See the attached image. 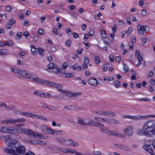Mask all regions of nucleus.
I'll return each mask as SVG.
<instances>
[{
    "label": "nucleus",
    "instance_id": "nucleus-1",
    "mask_svg": "<svg viewBox=\"0 0 155 155\" xmlns=\"http://www.w3.org/2000/svg\"><path fill=\"white\" fill-rule=\"evenodd\" d=\"M137 134L140 135H144L149 137L155 136V120L146 121L143 125V129H138Z\"/></svg>",
    "mask_w": 155,
    "mask_h": 155
},
{
    "label": "nucleus",
    "instance_id": "nucleus-2",
    "mask_svg": "<svg viewBox=\"0 0 155 155\" xmlns=\"http://www.w3.org/2000/svg\"><path fill=\"white\" fill-rule=\"evenodd\" d=\"M78 122L81 125L83 126H90L98 127H103L104 125L100 123L96 122V121L91 120L89 118H87L84 120L82 119L79 118L78 120Z\"/></svg>",
    "mask_w": 155,
    "mask_h": 155
},
{
    "label": "nucleus",
    "instance_id": "nucleus-3",
    "mask_svg": "<svg viewBox=\"0 0 155 155\" xmlns=\"http://www.w3.org/2000/svg\"><path fill=\"white\" fill-rule=\"evenodd\" d=\"M21 76L28 79H32L35 82L39 84H42L44 80L38 79V77L36 75L30 73L27 71L23 70L22 71Z\"/></svg>",
    "mask_w": 155,
    "mask_h": 155
},
{
    "label": "nucleus",
    "instance_id": "nucleus-4",
    "mask_svg": "<svg viewBox=\"0 0 155 155\" xmlns=\"http://www.w3.org/2000/svg\"><path fill=\"white\" fill-rule=\"evenodd\" d=\"M20 145V143L15 140H13L9 143V146L10 148H7L5 150V151L7 153L12 154L15 152V150Z\"/></svg>",
    "mask_w": 155,
    "mask_h": 155
},
{
    "label": "nucleus",
    "instance_id": "nucleus-5",
    "mask_svg": "<svg viewBox=\"0 0 155 155\" xmlns=\"http://www.w3.org/2000/svg\"><path fill=\"white\" fill-rule=\"evenodd\" d=\"M44 81H43L42 84L57 88H58V91H61V90L62 88V85L48 81L44 80Z\"/></svg>",
    "mask_w": 155,
    "mask_h": 155
},
{
    "label": "nucleus",
    "instance_id": "nucleus-6",
    "mask_svg": "<svg viewBox=\"0 0 155 155\" xmlns=\"http://www.w3.org/2000/svg\"><path fill=\"white\" fill-rule=\"evenodd\" d=\"M137 28L138 31V33L140 35H143L144 32L146 33L147 32L145 27L144 25L139 24L137 25Z\"/></svg>",
    "mask_w": 155,
    "mask_h": 155
},
{
    "label": "nucleus",
    "instance_id": "nucleus-7",
    "mask_svg": "<svg viewBox=\"0 0 155 155\" xmlns=\"http://www.w3.org/2000/svg\"><path fill=\"white\" fill-rule=\"evenodd\" d=\"M126 132V129L124 130V134H122L116 132L115 130H111L110 131V135L114 136L116 137L124 138L125 137V134Z\"/></svg>",
    "mask_w": 155,
    "mask_h": 155
},
{
    "label": "nucleus",
    "instance_id": "nucleus-8",
    "mask_svg": "<svg viewBox=\"0 0 155 155\" xmlns=\"http://www.w3.org/2000/svg\"><path fill=\"white\" fill-rule=\"evenodd\" d=\"M65 145H71L73 146L77 147L79 146V144L74 142L72 139H66Z\"/></svg>",
    "mask_w": 155,
    "mask_h": 155
},
{
    "label": "nucleus",
    "instance_id": "nucleus-9",
    "mask_svg": "<svg viewBox=\"0 0 155 155\" xmlns=\"http://www.w3.org/2000/svg\"><path fill=\"white\" fill-rule=\"evenodd\" d=\"M14 113L16 114H20L21 115L28 117H33V116H35L33 113L27 112H22L19 111H14Z\"/></svg>",
    "mask_w": 155,
    "mask_h": 155
},
{
    "label": "nucleus",
    "instance_id": "nucleus-10",
    "mask_svg": "<svg viewBox=\"0 0 155 155\" xmlns=\"http://www.w3.org/2000/svg\"><path fill=\"white\" fill-rule=\"evenodd\" d=\"M88 82L91 85L94 86H96L99 84L97 80L95 78H93L90 79L88 80Z\"/></svg>",
    "mask_w": 155,
    "mask_h": 155
},
{
    "label": "nucleus",
    "instance_id": "nucleus-11",
    "mask_svg": "<svg viewBox=\"0 0 155 155\" xmlns=\"http://www.w3.org/2000/svg\"><path fill=\"white\" fill-rule=\"evenodd\" d=\"M136 39L135 37L134 36H132L131 37V41L129 44V47L130 49L133 50V46L134 43L136 42Z\"/></svg>",
    "mask_w": 155,
    "mask_h": 155
},
{
    "label": "nucleus",
    "instance_id": "nucleus-12",
    "mask_svg": "<svg viewBox=\"0 0 155 155\" xmlns=\"http://www.w3.org/2000/svg\"><path fill=\"white\" fill-rule=\"evenodd\" d=\"M143 149L149 153H152L153 151L151 147L149 144H145L143 146Z\"/></svg>",
    "mask_w": 155,
    "mask_h": 155
},
{
    "label": "nucleus",
    "instance_id": "nucleus-13",
    "mask_svg": "<svg viewBox=\"0 0 155 155\" xmlns=\"http://www.w3.org/2000/svg\"><path fill=\"white\" fill-rule=\"evenodd\" d=\"M16 150L19 154H23L25 152V148L24 146H21L20 145L18 147V148Z\"/></svg>",
    "mask_w": 155,
    "mask_h": 155
},
{
    "label": "nucleus",
    "instance_id": "nucleus-14",
    "mask_svg": "<svg viewBox=\"0 0 155 155\" xmlns=\"http://www.w3.org/2000/svg\"><path fill=\"white\" fill-rule=\"evenodd\" d=\"M132 126H130L127 128V135L128 136H132L133 133Z\"/></svg>",
    "mask_w": 155,
    "mask_h": 155
},
{
    "label": "nucleus",
    "instance_id": "nucleus-15",
    "mask_svg": "<svg viewBox=\"0 0 155 155\" xmlns=\"http://www.w3.org/2000/svg\"><path fill=\"white\" fill-rule=\"evenodd\" d=\"M103 115L106 116L114 117L115 115L114 113L110 111H104Z\"/></svg>",
    "mask_w": 155,
    "mask_h": 155
},
{
    "label": "nucleus",
    "instance_id": "nucleus-16",
    "mask_svg": "<svg viewBox=\"0 0 155 155\" xmlns=\"http://www.w3.org/2000/svg\"><path fill=\"white\" fill-rule=\"evenodd\" d=\"M56 140L59 142L65 145L66 139L62 137H57L56 138Z\"/></svg>",
    "mask_w": 155,
    "mask_h": 155
},
{
    "label": "nucleus",
    "instance_id": "nucleus-17",
    "mask_svg": "<svg viewBox=\"0 0 155 155\" xmlns=\"http://www.w3.org/2000/svg\"><path fill=\"white\" fill-rule=\"evenodd\" d=\"M94 119L97 121L96 122L100 123L99 122H100L101 120L106 123H107L108 118H102L99 117H96L94 118Z\"/></svg>",
    "mask_w": 155,
    "mask_h": 155
},
{
    "label": "nucleus",
    "instance_id": "nucleus-18",
    "mask_svg": "<svg viewBox=\"0 0 155 155\" xmlns=\"http://www.w3.org/2000/svg\"><path fill=\"white\" fill-rule=\"evenodd\" d=\"M69 152L72 153H74L76 155H83V154L81 152H77L75 150L69 148H68V153Z\"/></svg>",
    "mask_w": 155,
    "mask_h": 155
},
{
    "label": "nucleus",
    "instance_id": "nucleus-19",
    "mask_svg": "<svg viewBox=\"0 0 155 155\" xmlns=\"http://www.w3.org/2000/svg\"><path fill=\"white\" fill-rule=\"evenodd\" d=\"M22 71L23 70H21L16 68H11V71L12 72H13L16 74H19L21 75V74L22 73Z\"/></svg>",
    "mask_w": 155,
    "mask_h": 155
},
{
    "label": "nucleus",
    "instance_id": "nucleus-20",
    "mask_svg": "<svg viewBox=\"0 0 155 155\" xmlns=\"http://www.w3.org/2000/svg\"><path fill=\"white\" fill-rule=\"evenodd\" d=\"M152 117L155 118V115H150L149 116H137V117H138L137 120H140L141 119H144L147 118L148 117Z\"/></svg>",
    "mask_w": 155,
    "mask_h": 155
},
{
    "label": "nucleus",
    "instance_id": "nucleus-21",
    "mask_svg": "<svg viewBox=\"0 0 155 155\" xmlns=\"http://www.w3.org/2000/svg\"><path fill=\"white\" fill-rule=\"evenodd\" d=\"M8 54V51L6 49L0 50V54L5 56Z\"/></svg>",
    "mask_w": 155,
    "mask_h": 155
},
{
    "label": "nucleus",
    "instance_id": "nucleus-22",
    "mask_svg": "<svg viewBox=\"0 0 155 155\" xmlns=\"http://www.w3.org/2000/svg\"><path fill=\"white\" fill-rule=\"evenodd\" d=\"M34 94L38 97H45V93H41L40 91H35L34 92Z\"/></svg>",
    "mask_w": 155,
    "mask_h": 155
},
{
    "label": "nucleus",
    "instance_id": "nucleus-23",
    "mask_svg": "<svg viewBox=\"0 0 155 155\" xmlns=\"http://www.w3.org/2000/svg\"><path fill=\"white\" fill-rule=\"evenodd\" d=\"M57 67V65L54 63H50L48 66V68L49 69H55Z\"/></svg>",
    "mask_w": 155,
    "mask_h": 155
},
{
    "label": "nucleus",
    "instance_id": "nucleus-24",
    "mask_svg": "<svg viewBox=\"0 0 155 155\" xmlns=\"http://www.w3.org/2000/svg\"><path fill=\"white\" fill-rule=\"evenodd\" d=\"M61 93L62 94H65L68 96H72V93L71 92L65 90L61 91Z\"/></svg>",
    "mask_w": 155,
    "mask_h": 155
},
{
    "label": "nucleus",
    "instance_id": "nucleus-25",
    "mask_svg": "<svg viewBox=\"0 0 155 155\" xmlns=\"http://www.w3.org/2000/svg\"><path fill=\"white\" fill-rule=\"evenodd\" d=\"M46 130L49 132V133L54 134L55 133H56V130H52L49 127H47L46 128Z\"/></svg>",
    "mask_w": 155,
    "mask_h": 155
},
{
    "label": "nucleus",
    "instance_id": "nucleus-26",
    "mask_svg": "<svg viewBox=\"0 0 155 155\" xmlns=\"http://www.w3.org/2000/svg\"><path fill=\"white\" fill-rule=\"evenodd\" d=\"M8 127H2L0 130V131L2 133H8Z\"/></svg>",
    "mask_w": 155,
    "mask_h": 155
},
{
    "label": "nucleus",
    "instance_id": "nucleus-27",
    "mask_svg": "<svg viewBox=\"0 0 155 155\" xmlns=\"http://www.w3.org/2000/svg\"><path fill=\"white\" fill-rule=\"evenodd\" d=\"M35 116H33L32 117H37V118L38 119H40L41 120H46V118L44 117L43 116H42L40 115H35Z\"/></svg>",
    "mask_w": 155,
    "mask_h": 155
},
{
    "label": "nucleus",
    "instance_id": "nucleus-28",
    "mask_svg": "<svg viewBox=\"0 0 155 155\" xmlns=\"http://www.w3.org/2000/svg\"><path fill=\"white\" fill-rule=\"evenodd\" d=\"M139 117H137L136 116H131L129 115H127V119H131L132 120H137V118Z\"/></svg>",
    "mask_w": 155,
    "mask_h": 155
},
{
    "label": "nucleus",
    "instance_id": "nucleus-29",
    "mask_svg": "<svg viewBox=\"0 0 155 155\" xmlns=\"http://www.w3.org/2000/svg\"><path fill=\"white\" fill-rule=\"evenodd\" d=\"M15 129L13 127H8V133H12L15 130Z\"/></svg>",
    "mask_w": 155,
    "mask_h": 155
},
{
    "label": "nucleus",
    "instance_id": "nucleus-30",
    "mask_svg": "<svg viewBox=\"0 0 155 155\" xmlns=\"http://www.w3.org/2000/svg\"><path fill=\"white\" fill-rule=\"evenodd\" d=\"M95 62L96 64H99L100 62V60L99 57L95 55H94Z\"/></svg>",
    "mask_w": 155,
    "mask_h": 155
},
{
    "label": "nucleus",
    "instance_id": "nucleus-31",
    "mask_svg": "<svg viewBox=\"0 0 155 155\" xmlns=\"http://www.w3.org/2000/svg\"><path fill=\"white\" fill-rule=\"evenodd\" d=\"M31 50L32 52V54L34 55L35 53H36L37 49L35 48V46L33 45L31 46Z\"/></svg>",
    "mask_w": 155,
    "mask_h": 155
},
{
    "label": "nucleus",
    "instance_id": "nucleus-32",
    "mask_svg": "<svg viewBox=\"0 0 155 155\" xmlns=\"http://www.w3.org/2000/svg\"><path fill=\"white\" fill-rule=\"evenodd\" d=\"M43 52L44 50L41 48H38L37 49L36 53H38L41 55L43 54Z\"/></svg>",
    "mask_w": 155,
    "mask_h": 155
},
{
    "label": "nucleus",
    "instance_id": "nucleus-33",
    "mask_svg": "<svg viewBox=\"0 0 155 155\" xmlns=\"http://www.w3.org/2000/svg\"><path fill=\"white\" fill-rule=\"evenodd\" d=\"M27 130L28 129H25V128H21L19 129V132L20 133H21L26 134L27 132H28Z\"/></svg>",
    "mask_w": 155,
    "mask_h": 155
},
{
    "label": "nucleus",
    "instance_id": "nucleus-34",
    "mask_svg": "<svg viewBox=\"0 0 155 155\" xmlns=\"http://www.w3.org/2000/svg\"><path fill=\"white\" fill-rule=\"evenodd\" d=\"M104 43L106 45H110V43L111 41L110 40H109L108 38H104Z\"/></svg>",
    "mask_w": 155,
    "mask_h": 155
},
{
    "label": "nucleus",
    "instance_id": "nucleus-35",
    "mask_svg": "<svg viewBox=\"0 0 155 155\" xmlns=\"http://www.w3.org/2000/svg\"><path fill=\"white\" fill-rule=\"evenodd\" d=\"M133 31V28L131 27H129L127 31V34L129 35Z\"/></svg>",
    "mask_w": 155,
    "mask_h": 155
},
{
    "label": "nucleus",
    "instance_id": "nucleus-36",
    "mask_svg": "<svg viewBox=\"0 0 155 155\" xmlns=\"http://www.w3.org/2000/svg\"><path fill=\"white\" fill-rule=\"evenodd\" d=\"M58 151H61L62 152L67 153H68V149L64 148L63 147L59 148Z\"/></svg>",
    "mask_w": 155,
    "mask_h": 155
},
{
    "label": "nucleus",
    "instance_id": "nucleus-37",
    "mask_svg": "<svg viewBox=\"0 0 155 155\" xmlns=\"http://www.w3.org/2000/svg\"><path fill=\"white\" fill-rule=\"evenodd\" d=\"M22 33L21 32H19L17 34V35L15 36V38L17 39H20L22 36Z\"/></svg>",
    "mask_w": 155,
    "mask_h": 155
},
{
    "label": "nucleus",
    "instance_id": "nucleus-38",
    "mask_svg": "<svg viewBox=\"0 0 155 155\" xmlns=\"http://www.w3.org/2000/svg\"><path fill=\"white\" fill-rule=\"evenodd\" d=\"M138 101H144L145 102H148L150 101V100L148 98L145 97L139 98L138 99Z\"/></svg>",
    "mask_w": 155,
    "mask_h": 155
},
{
    "label": "nucleus",
    "instance_id": "nucleus-39",
    "mask_svg": "<svg viewBox=\"0 0 155 155\" xmlns=\"http://www.w3.org/2000/svg\"><path fill=\"white\" fill-rule=\"evenodd\" d=\"M16 123H17L23 122L25 121V120L23 118H20L19 119H15Z\"/></svg>",
    "mask_w": 155,
    "mask_h": 155
},
{
    "label": "nucleus",
    "instance_id": "nucleus-40",
    "mask_svg": "<svg viewBox=\"0 0 155 155\" xmlns=\"http://www.w3.org/2000/svg\"><path fill=\"white\" fill-rule=\"evenodd\" d=\"M14 43L11 40H9V42H6V44H4V45H7L8 46H11L14 44Z\"/></svg>",
    "mask_w": 155,
    "mask_h": 155
},
{
    "label": "nucleus",
    "instance_id": "nucleus-41",
    "mask_svg": "<svg viewBox=\"0 0 155 155\" xmlns=\"http://www.w3.org/2000/svg\"><path fill=\"white\" fill-rule=\"evenodd\" d=\"M54 98L58 101L62 98V96L61 95H56L54 96Z\"/></svg>",
    "mask_w": 155,
    "mask_h": 155
},
{
    "label": "nucleus",
    "instance_id": "nucleus-42",
    "mask_svg": "<svg viewBox=\"0 0 155 155\" xmlns=\"http://www.w3.org/2000/svg\"><path fill=\"white\" fill-rule=\"evenodd\" d=\"M8 119H6L5 120H1V123L2 124H9Z\"/></svg>",
    "mask_w": 155,
    "mask_h": 155
},
{
    "label": "nucleus",
    "instance_id": "nucleus-43",
    "mask_svg": "<svg viewBox=\"0 0 155 155\" xmlns=\"http://www.w3.org/2000/svg\"><path fill=\"white\" fill-rule=\"evenodd\" d=\"M9 124H14L16 123L15 119L9 118Z\"/></svg>",
    "mask_w": 155,
    "mask_h": 155
},
{
    "label": "nucleus",
    "instance_id": "nucleus-44",
    "mask_svg": "<svg viewBox=\"0 0 155 155\" xmlns=\"http://www.w3.org/2000/svg\"><path fill=\"white\" fill-rule=\"evenodd\" d=\"M115 86L116 88H118L119 87L120 85V82L118 81H115Z\"/></svg>",
    "mask_w": 155,
    "mask_h": 155
},
{
    "label": "nucleus",
    "instance_id": "nucleus-45",
    "mask_svg": "<svg viewBox=\"0 0 155 155\" xmlns=\"http://www.w3.org/2000/svg\"><path fill=\"white\" fill-rule=\"evenodd\" d=\"M78 64L77 63L75 64L74 65L72 66H70V68H72L74 70H75L77 68H78Z\"/></svg>",
    "mask_w": 155,
    "mask_h": 155
},
{
    "label": "nucleus",
    "instance_id": "nucleus-46",
    "mask_svg": "<svg viewBox=\"0 0 155 155\" xmlns=\"http://www.w3.org/2000/svg\"><path fill=\"white\" fill-rule=\"evenodd\" d=\"M101 35L103 38H105L107 36L106 32L104 30H102L101 31Z\"/></svg>",
    "mask_w": 155,
    "mask_h": 155
},
{
    "label": "nucleus",
    "instance_id": "nucleus-47",
    "mask_svg": "<svg viewBox=\"0 0 155 155\" xmlns=\"http://www.w3.org/2000/svg\"><path fill=\"white\" fill-rule=\"evenodd\" d=\"M94 33V31L92 29H90L89 30L88 32L89 35L90 36H92L93 35Z\"/></svg>",
    "mask_w": 155,
    "mask_h": 155
},
{
    "label": "nucleus",
    "instance_id": "nucleus-48",
    "mask_svg": "<svg viewBox=\"0 0 155 155\" xmlns=\"http://www.w3.org/2000/svg\"><path fill=\"white\" fill-rule=\"evenodd\" d=\"M12 10V8L10 6H5V10L8 12H10Z\"/></svg>",
    "mask_w": 155,
    "mask_h": 155
},
{
    "label": "nucleus",
    "instance_id": "nucleus-49",
    "mask_svg": "<svg viewBox=\"0 0 155 155\" xmlns=\"http://www.w3.org/2000/svg\"><path fill=\"white\" fill-rule=\"evenodd\" d=\"M94 155H105L104 154L101 153L99 151H95L94 152Z\"/></svg>",
    "mask_w": 155,
    "mask_h": 155
},
{
    "label": "nucleus",
    "instance_id": "nucleus-50",
    "mask_svg": "<svg viewBox=\"0 0 155 155\" xmlns=\"http://www.w3.org/2000/svg\"><path fill=\"white\" fill-rule=\"evenodd\" d=\"M37 144H38L41 145H44L46 144V143L45 142L41 140L37 141Z\"/></svg>",
    "mask_w": 155,
    "mask_h": 155
},
{
    "label": "nucleus",
    "instance_id": "nucleus-51",
    "mask_svg": "<svg viewBox=\"0 0 155 155\" xmlns=\"http://www.w3.org/2000/svg\"><path fill=\"white\" fill-rule=\"evenodd\" d=\"M9 24H14L15 23V20L14 19V18H12L9 21Z\"/></svg>",
    "mask_w": 155,
    "mask_h": 155
},
{
    "label": "nucleus",
    "instance_id": "nucleus-52",
    "mask_svg": "<svg viewBox=\"0 0 155 155\" xmlns=\"http://www.w3.org/2000/svg\"><path fill=\"white\" fill-rule=\"evenodd\" d=\"M53 32L56 35H58V29L56 28H55L53 29Z\"/></svg>",
    "mask_w": 155,
    "mask_h": 155
},
{
    "label": "nucleus",
    "instance_id": "nucleus-53",
    "mask_svg": "<svg viewBox=\"0 0 155 155\" xmlns=\"http://www.w3.org/2000/svg\"><path fill=\"white\" fill-rule=\"evenodd\" d=\"M136 57H137L139 61H142L143 60V56L141 54L138 55V56H137Z\"/></svg>",
    "mask_w": 155,
    "mask_h": 155
},
{
    "label": "nucleus",
    "instance_id": "nucleus-54",
    "mask_svg": "<svg viewBox=\"0 0 155 155\" xmlns=\"http://www.w3.org/2000/svg\"><path fill=\"white\" fill-rule=\"evenodd\" d=\"M95 113L99 115H103L104 111L99 110L96 111Z\"/></svg>",
    "mask_w": 155,
    "mask_h": 155
},
{
    "label": "nucleus",
    "instance_id": "nucleus-55",
    "mask_svg": "<svg viewBox=\"0 0 155 155\" xmlns=\"http://www.w3.org/2000/svg\"><path fill=\"white\" fill-rule=\"evenodd\" d=\"M45 97V96H48V97H51V98H53L54 97V96H53L50 94H49L47 93H45L44 94Z\"/></svg>",
    "mask_w": 155,
    "mask_h": 155
},
{
    "label": "nucleus",
    "instance_id": "nucleus-56",
    "mask_svg": "<svg viewBox=\"0 0 155 155\" xmlns=\"http://www.w3.org/2000/svg\"><path fill=\"white\" fill-rule=\"evenodd\" d=\"M113 124H120V122L117 120L113 118Z\"/></svg>",
    "mask_w": 155,
    "mask_h": 155
},
{
    "label": "nucleus",
    "instance_id": "nucleus-57",
    "mask_svg": "<svg viewBox=\"0 0 155 155\" xmlns=\"http://www.w3.org/2000/svg\"><path fill=\"white\" fill-rule=\"evenodd\" d=\"M5 108L6 109H8L9 110H12L13 109H14V106L12 105H9L8 106H6Z\"/></svg>",
    "mask_w": 155,
    "mask_h": 155
},
{
    "label": "nucleus",
    "instance_id": "nucleus-58",
    "mask_svg": "<svg viewBox=\"0 0 155 155\" xmlns=\"http://www.w3.org/2000/svg\"><path fill=\"white\" fill-rule=\"evenodd\" d=\"M71 42V41L70 39H68L66 41V45L67 46L69 47L70 45Z\"/></svg>",
    "mask_w": 155,
    "mask_h": 155
},
{
    "label": "nucleus",
    "instance_id": "nucleus-59",
    "mask_svg": "<svg viewBox=\"0 0 155 155\" xmlns=\"http://www.w3.org/2000/svg\"><path fill=\"white\" fill-rule=\"evenodd\" d=\"M58 73L61 74H65V71L63 70L62 69H59V71Z\"/></svg>",
    "mask_w": 155,
    "mask_h": 155
},
{
    "label": "nucleus",
    "instance_id": "nucleus-60",
    "mask_svg": "<svg viewBox=\"0 0 155 155\" xmlns=\"http://www.w3.org/2000/svg\"><path fill=\"white\" fill-rule=\"evenodd\" d=\"M113 119L111 118H108L107 122L110 124H113Z\"/></svg>",
    "mask_w": 155,
    "mask_h": 155
},
{
    "label": "nucleus",
    "instance_id": "nucleus-61",
    "mask_svg": "<svg viewBox=\"0 0 155 155\" xmlns=\"http://www.w3.org/2000/svg\"><path fill=\"white\" fill-rule=\"evenodd\" d=\"M81 28L83 30H85L87 28L86 25L85 24H83L81 26Z\"/></svg>",
    "mask_w": 155,
    "mask_h": 155
},
{
    "label": "nucleus",
    "instance_id": "nucleus-62",
    "mask_svg": "<svg viewBox=\"0 0 155 155\" xmlns=\"http://www.w3.org/2000/svg\"><path fill=\"white\" fill-rule=\"evenodd\" d=\"M83 50L81 48H80L77 50V52L78 54H81L83 52Z\"/></svg>",
    "mask_w": 155,
    "mask_h": 155
},
{
    "label": "nucleus",
    "instance_id": "nucleus-63",
    "mask_svg": "<svg viewBox=\"0 0 155 155\" xmlns=\"http://www.w3.org/2000/svg\"><path fill=\"white\" fill-rule=\"evenodd\" d=\"M131 79L133 80H135L136 79V76L135 73H132L131 77Z\"/></svg>",
    "mask_w": 155,
    "mask_h": 155
},
{
    "label": "nucleus",
    "instance_id": "nucleus-64",
    "mask_svg": "<svg viewBox=\"0 0 155 155\" xmlns=\"http://www.w3.org/2000/svg\"><path fill=\"white\" fill-rule=\"evenodd\" d=\"M25 155H35L34 153L31 151H28L25 153Z\"/></svg>",
    "mask_w": 155,
    "mask_h": 155
}]
</instances>
